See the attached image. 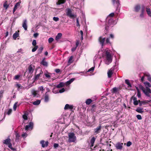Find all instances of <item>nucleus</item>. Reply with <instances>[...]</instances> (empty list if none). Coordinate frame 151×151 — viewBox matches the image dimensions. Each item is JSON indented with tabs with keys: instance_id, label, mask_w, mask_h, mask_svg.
Listing matches in <instances>:
<instances>
[{
	"instance_id": "603ef678",
	"label": "nucleus",
	"mask_w": 151,
	"mask_h": 151,
	"mask_svg": "<svg viewBox=\"0 0 151 151\" xmlns=\"http://www.w3.org/2000/svg\"><path fill=\"white\" fill-rule=\"evenodd\" d=\"M53 19L54 21L57 22L59 20V18L58 17H53Z\"/></svg>"
},
{
	"instance_id": "0eeeda50",
	"label": "nucleus",
	"mask_w": 151,
	"mask_h": 151,
	"mask_svg": "<svg viewBox=\"0 0 151 151\" xmlns=\"http://www.w3.org/2000/svg\"><path fill=\"white\" fill-rule=\"evenodd\" d=\"M74 78H72L70 79L69 81H67L66 82V83L65 84L63 82H60L58 85H69L71 84L73 81L74 80Z\"/></svg>"
},
{
	"instance_id": "5701e85b",
	"label": "nucleus",
	"mask_w": 151,
	"mask_h": 151,
	"mask_svg": "<svg viewBox=\"0 0 151 151\" xmlns=\"http://www.w3.org/2000/svg\"><path fill=\"white\" fill-rule=\"evenodd\" d=\"M142 102H141L140 104H139V106H141L142 104H147L149 103H150L151 102V100L149 101L148 100H146L144 101H142Z\"/></svg>"
},
{
	"instance_id": "7ed1b4c3",
	"label": "nucleus",
	"mask_w": 151,
	"mask_h": 151,
	"mask_svg": "<svg viewBox=\"0 0 151 151\" xmlns=\"http://www.w3.org/2000/svg\"><path fill=\"white\" fill-rule=\"evenodd\" d=\"M139 88L142 90L143 92L146 96L148 97H150V93H151V90L149 88L146 86L144 87L142 86H140Z\"/></svg>"
},
{
	"instance_id": "e2e57ef3",
	"label": "nucleus",
	"mask_w": 151,
	"mask_h": 151,
	"mask_svg": "<svg viewBox=\"0 0 151 151\" xmlns=\"http://www.w3.org/2000/svg\"><path fill=\"white\" fill-rule=\"evenodd\" d=\"M39 90L40 91H41L42 93L43 92V91L44 90L43 89V87L42 86L40 87L39 88Z\"/></svg>"
},
{
	"instance_id": "a19ab883",
	"label": "nucleus",
	"mask_w": 151,
	"mask_h": 151,
	"mask_svg": "<svg viewBox=\"0 0 151 151\" xmlns=\"http://www.w3.org/2000/svg\"><path fill=\"white\" fill-rule=\"evenodd\" d=\"M136 89L137 90V95L138 98H140L141 97V94L139 89L137 87H136Z\"/></svg>"
},
{
	"instance_id": "cd10ccee",
	"label": "nucleus",
	"mask_w": 151,
	"mask_h": 151,
	"mask_svg": "<svg viewBox=\"0 0 151 151\" xmlns=\"http://www.w3.org/2000/svg\"><path fill=\"white\" fill-rule=\"evenodd\" d=\"M96 138H95L94 137H92L91 139L90 142L91 143V147H93L94 145V143L95 141Z\"/></svg>"
},
{
	"instance_id": "f8f14e48",
	"label": "nucleus",
	"mask_w": 151,
	"mask_h": 151,
	"mask_svg": "<svg viewBox=\"0 0 151 151\" xmlns=\"http://www.w3.org/2000/svg\"><path fill=\"white\" fill-rule=\"evenodd\" d=\"M40 144L41 145L42 147H47L48 146L49 142L47 141L45 142L44 140H42L40 142Z\"/></svg>"
},
{
	"instance_id": "49530a36",
	"label": "nucleus",
	"mask_w": 151,
	"mask_h": 151,
	"mask_svg": "<svg viewBox=\"0 0 151 151\" xmlns=\"http://www.w3.org/2000/svg\"><path fill=\"white\" fill-rule=\"evenodd\" d=\"M95 67H93L89 69L87 71V72H93L94 69Z\"/></svg>"
},
{
	"instance_id": "13d9d810",
	"label": "nucleus",
	"mask_w": 151,
	"mask_h": 151,
	"mask_svg": "<svg viewBox=\"0 0 151 151\" xmlns=\"http://www.w3.org/2000/svg\"><path fill=\"white\" fill-rule=\"evenodd\" d=\"M59 146V145L57 143H54L53 145L54 147L55 148H56L57 147H58Z\"/></svg>"
},
{
	"instance_id": "4d7b16f0",
	"label": "nucleus",
	"mask_w": 151,
	"mask_h": 151,
	"mask_svg": "<svg viewBox=\"0 0 151 151\" xmlns=\"http://www.w3.org/2000/svg\"><path fill=\"white\" fill-rule=\"evenodd\" d=\"M136 117L137 119L139 120H141L142 119V116L140 115H137Z\"/></svg>"
},
{
	"instance_id": "c756f323",
	"label": "nucleus",
	"mask_w": 151,
	"mask_h": 151,
	"mask_svg": "<svg viewBox=\"0 0 151 151\" xmlns=\"http://www.w3.org/2000/svg\"><path fill=\"white\" fill-rule=\"evenodd\" d=\"M143 109V108H138L136 109V111L138 113H142L144 112Z\"/></svg>"
},
{
	"instance_id": "ea45409f",
	"label": "nucleus",
	"mask_w": 151,
	"mask_h": 151,
	"mask_svg": "<svg viewBox=\"0 0 151 151\" xmlns=\"http://www.w3.org/2000/svg\"><path fill=\"white\" fill-rule=\"evenodd\" d=\"M41 64L45 66H47V63L46 61H45L44 60H42V61Z\"/></svg>"
},
{
	"instance_id": "680f3d73",
	"label": "nucleus",
	"mask_w": 151,
	"mask_h": 151,
	"mask_svg": "<svg viewBox=\"0 0 151 151\" xmlns=\"http://www.w3.org/2000/svg\"><path fill=\"white\" fill-rule=\"evenodd\" d=\"M76 22H77V24L76 26H80V24H79V22L78 21V18H77L76 19Z\"/></svg>"
},
{
	"instance_id": "a18cd8bd",
	"label": "nucleus",
	"mask_w": 151,
	"mask_h": 151,
	"mask_svg": "<svg viewBox=\"0 0 151 151\" xmlns=\"http://www.w3.org/2000/svg\"><path fill=\"white\" fill-rule=\"evenodd\" d=\"M50 73H45L44 75L45 76V77L47 78H49L50 77Z\"/></svg>"
},
{
	"instance_id": "4468645a",
	"label": "nucleus",
	"mask_w": 151,
	"mask_h": 151,
	"mask_svg": "<svg viewBox=\"0 0 151 151\" xmlns=\"http://www.w3.org/2000/svg\"><path fill=\"white\" fill-rule=\"evenodd\" d=\"M67 15L71 18L74 17V15L72 14V11L70 9H68L66 12Z\"/></svg>"
},
{
	"instance_id": "e433bc0d",
	"label": "nucleus",
	"mask_w": 151,
	"mask_h": 151,
	"mask_svg": "<svg viewBox=\"0 0 151 151\" xmlns=\"http://www.w3.org/2000/svg\"><path fill=\"white\" fill-rule=\"evenodd\" d=\"M21 77V75H16L14 78V79L18 80H19Z\"/></svg>"
},
{
	"instance_id": "4be33fe9",
	"label": "nucleus",
	"mask_w": 151,
	"mask_h": 151,
	"mask_svg": "<svg viewBox=\"0 0 151 151\" xmlns=\"http://www.w3.org/2000/svg\"><path fill=\"white\" fill-rule=\"evenodd\" d=\"M16 86V87L17 88L18 90L19 91L20 89H27L31 87L30 86H27L25 88L24 87H23L22 86Z\"/></svg>"
},
{
	"instance_id": "4c0bfd02",
	"label": "nucleus",
	"mask_w": 151,
	"mask_h": 151,
	"mask_svg": "<svg viewBox=\"0 0 151 151\" xmlns=\"http://www.w3.org/2000/svg\"><path fill=\"white\" fill-rule=\"evenodd\" d=\"M42 73V72L41 71L40 73L36 75L35 77V80L38 79L40 76V75Z\"/></svg>"
},
{
	"instance_id": "9d476101",
	"label": "nucleus",
	"mask_w": 151,
	"mask_h": 151,
	"mask_svg": "<svg viewBox=\"0 0 151 151\" xmlns=\"http://www.w3.org/2000/svg\"><path fill=\"white\" fill-rule=\"evenodd\" d=\"M114 69V66L111 68L108 71L107 73L108 77L109 78H111L113 73V71Z\"/></svg>"
},
{
	"instance_id": "c85d7f7f",
	"label": "nucleus",
	"mask_w": 151,
	"mask_h": 151,
	"mask_svg": "<svg viewBox=\"0 0 151 151\" xmlns=\"http://www.w3.org/2000/svg\"><path fill=\"white\" fill-rule=\"evenodd\" d=\"M46 92L45 93V101L46 102H47L49 101V95Z\"/></svg>"
},
{
	"instance_id": "58836bf2",
	"label": "nucleus",
	"mask_w": 151,
	"mask_h": 151,
	"mask_svg": "<svg viewBox=\"0 0 151 151\" xmlns=\"http://www.w3.org/2000/svg\"><path fill=\"white\" fill-rule=\"evenodd\" d=\"M43 50V48L42 47H40L38 50V54H40L41 53L42 50Z\"/></svg>"
},
{
	"instance_id": "f03ea898",
	"label": "nucleus",
	"mask_w": 151,
	"mask_h": 151,
	"mask_svg": "<svg viewBox=\"0 0 151 151\" xmlns=\"http://www.w3.org/2000/svg\"><path fill=\"white\" fill-rule=\"evenodd\" d=\"M106 59L105 62L106 64L109 65L112 61V56L111 55L110 52L107 51L106 52Z\"/></svg>"
},
{
	"instance_id": "39448f33",
	"label": "nucleus",
	"mask_w": 151,
	"mask_h": 151,
	"mask_svg": "<svg viewBox=\"0 0 151 151\" xmlns=\"http://www.w3.org/2000/svg\"><path fill=\"white\" fill-rule=\"evenodd\" d=\"M112 1L113 5L116 7V11L118 14L120 12V1L119 0H112Z\"/></svg>"
},
{
	"instance_id": "ddd939ff",
	"label": "nucleus",
	"mask_w": 151,
	"mask_h": 151,
	"mask_svg": "<svg viewBox=\"0 0 151 151\" xmlns=\"http://www.w3.org/2000/svg\"><path fill=\"white\" fill-rule=\"evenodd\" d=\"M101 125L97 127L96 129H94V134H96L98 133H99L101 129Z\"/></svg>"
},
{
	"instance_id": "864d4df0",
	"label": "nucleus",
	"mask_w": 151,
	"mask_h": 151,
	"mask_svg": "<svg viewBox=\"0 0 151 151\" xmlns=\"http://www.w3.org/2000/svg\"><path fill=\"white\" fill-rule=\"evenodd\" d=\"M145 12V7L144 6H142L141 9V13H144Z\"/></svg>"
},
{
	"instance_id": "3c124183",
	"label": "nucleus",
	"mask_w": 151,
	"mask_h": 151,
	"mask_svg": "<svg viewBox=\"0 0 151 151\" xmlns=\"http://www.w3.org/2000/svg\"><path fill=\"white\" fill-rule=\"evenodd\" d=\"M73 58V57L72 56H71L70 58H69L68 60V63H71L73 62L72 61V59Z\"/></svg>"
},
{
	"instance_id": "338daca9",
	"label": "nucleus",
	"mask_w": 151,
	"mask_h": 151,
	"mask_svg": "<svg viewBox=\"0 0 151 151\" xmlns=\"http://www.w3.org/2000/svg\"><path fill=\"white\" fill-rule=\"evenodd\" d=\"M65 89L64 88H62L59 91V92L60 93H62L64 92L65 91Z\"/></svg>"
},
{
	"instance_id": "72a5a7b5",
	"label": "nucleus",
	"mask_w": 151,
	"mask_h": 151,
	"mask_svg": "<svg viewBox=\"0 0 151 151\" xmlns=\"http://www.w3.org/2000/svg\"><path fill=\"white\" fill-rule=\"evenodd\" d=\"M105 44H107L110 45H111V43L109 40V38H107L106 39Z\"/></svg>"
},
{
	"instance_id": "052dcab7",
	"label": "nucleus",
	"mask_w": 151,
	"mask_h": 151,
	"mask_svg": "<svg viewBox=\"0 0 151 151\" xmlns=\"http://www.w3.org/2000/svg\"><path fill=\"white\" fill-rule=\"evenodd\" d=\"M139 17L142 18H143L144 17V13L141 12V13L139 15Z\"/></svg>"
},
{
	"instance_id": "dca6fc26",
	"label": "nucleus",
	"mask_w": 151,
	"mask_h": 151,
	"mask_svg": "<svg viewBox=\"0 0 151 151\" xmlns=\"http://www.w3.org/2000/svg\"><path fill=\"white\" fill-rule=\"evenodd\" d=\"M144 75L147 77V80L151 83V76L150 73L146 72L144 73Z\"/></svg>"
},
{
	"instance_id": "c9c22d12",
	"label": "nucleus",
	"mask_w": 151,
	"mask_h": 151,
	"mask_svg": "<svg viewBox=\"0 0 151 151\" xmlns=\"http://www.w3.org/2000/svg\"><path fill=\"white\" fill-rule=\"evenodd\" d=\"M20 137V136L19 133H16V134L15 141L16 142L19 141Z\"/></svg>"
},
{
	"instance_id": "f257e3e1",
	"label": "nucleus",
	"mask_w": 151,
	"mask_h": 151,
	"mask_svg": "<svg viewBox=\"0 0 151 151\" xmlns=\"http://www.w3.org/2000/svg\"><path fill=\"white\" fill-rule=\"evenodd\" d=\"M107 23L105 26V29L106 30L111 29L116 24L113 18H106Z\"/></svg>"
},
{
	"instance_id": "393cba45",
	"label": "nucleus",
	"mask_w": 151,
	"mask_h": 151,
	"mask_svg": "<svg viewBox=\"0 0 151 151\" xmlns=\"http://www.w3.org/2000/svg\"><path fill=\"white\" fill-rule=\"evenodd\" d=\"M65 1V0H58V1L56 2V4L57 5H60L64 3Z\"/></svg>"
},
{
	"instance_id": "79ce46f5",
	"label": "nucleus",
	"mask_w": 151,
	"mask_h": 151,
	"mask_svg": "<svg viewBox=\"0 0 151 151\" xmlns=\"http://www.w3.org/2000/svg\"><path fill=\"white\" fill-rule=\"evenodd\" d=\"M114 13H112L110 14L107 17V18H112V17L114 16Z\"/></svg>"
},
{
	"instance_id": "69168bd1",
	"label": "nucleus",
	"mask_w": 151,
	"mask_h": 151,
	"mask_svg": "<svg viewBox=\"0 0 151 151\" xmlns=\"http://www.w3.org/2000/svg\"><path fill=\"white\" fill-rule=\"evenodd\" d=\"M92 119L93 120V122H94L96 121V117L95 116H93L92 117Z\"/></svg>"
},
{
	"instance_id": "6e6552de",
	"label": "nucleus",
	"mask_w": 151,
	"mask_h": 151,
	"mask_svg": "<svg viewBox=\"0 0 151 151\" xmlns=\"http://www.w3.org/2000/svg\"><path fill=\"white\" fill-rule=\"evenodd\" d=\"M123 143L118 142L116 145L115 147L118 150H122L123 148Z\"/></svg>"
},
{
	"instance_id": "37998d69",
	"label": "nucleus",
	"mask_w": 151,
	"mask_h": 151,
	"mask_svg": "<svg viewBox=\"0 0 151 151\" xmlns=\"http://www.w3.org/2000/svg\"><path fill=\"white\" fill-rule=\"evenodd\" d=\"M32 93L34 97L36 96L37 94V91L35 90H32Z\"/></svg>"
},
{
	"instance_id": "774afa93",
	"label": "nucleus",
	"mask_w": 151,
	"mask_h": 151,
	"mask_svg": "<svg viewBox=\"0 0 151 151\" xmlns=\"http://www.w3.org/2000/svg\"><path fill=\"white\" fill-rule=\"evenodd\" d=\"M12 110L11 109H9L7 112V114L9 115L12 113Z\"/></svg>"
},
{
	"instance_id": "6e6d98bb",
	"label": "nucleus",
	"mask_w": 151,
	"mask_h": 151,
	"mask_svg": "<svg viewBox=\"0 0 151 151\" xmlns=\"http://www.w3.org/2000/svg\"><path fill=\"white\" fill-rule=\"evenodd\" d=\"M32 45L34 46H36V41L35 40H33L32 42Z\"/></svg>"
},
{
	"instance_id": "a878e982",
	"label": "nucleus",
	"mask_w": 151,
	"mask_h": 151,
	"mask_svg": "<svg viewBox=\"0 0 151 151\" xmlns=\"http://www.w3.org/2000/svg\"><path fill=\"white\" fill-rule=\"evenodd\" d=\"M62 35L61 33H58L57 35L55 37V40L57 41H58L59 39H60L61 38Z\"/></svg>"
},
{
	"instance_id": "f3484780",
	"label": "nucleus",
	"mask_w": 151,
	"mask_h": 151,
	"mask_svg": "<svg viewBox=\"0 0 151 151\" xmlns=\"http://www.w3.org/2000/svg\"><path fill=\"white\" fill-rule=\"evenodd\" d=\"M22 27L24 28L25 30L27 29V22L26 19L23 20L22 24Z\"/></svg>"
},
{
	"instance_id": "423d86ee",
	"label": "nucleus",
	"mask_w": 151,
	"mask_h": 151,
	"mask_svg": "<svg viewBox=\"0 0 151 151\" xmlns=\"http://www.w3.org/2000/svg\"><path fill=\"white\" fill-rule=\"evenodd\" d=\"M105 40V38L103 37L102 36H101L99 37L98 41L100 44L101 45V47L103 48L105 43H104Z\"/></svg>"
},
{
	"instance_id": "c03bdc74",
	"label": "nucleus",
	"mask_w": 151,
	"mask_h": 151,
	"mask_svg": "<svg viewBox=\"0 0 151 151\" xmlns=\"http://www.w3.org/2000/svg\"><path fill=\"white\" fill-rule=\"evenodd\" d=\"M7 1H5L3 4L4 7L6 8V9H7L9 5H7L6 4Z\"/></svg>"
},
{
	"instance_id": "2eb2a0df",
	"label": "nucleus",
	"mask_w": 151,
	"mask_h": 151,
	"mask_svg": "<svg viewBox=\"0 0 151 151\" xmlns=\"http://www.w3.org/2000/svg\"><path fill=\"white\" fill-rule=\"evenodd\" d=\"M20 2H18L14 5L13 10V13L14 14V12L17 10V9L20 7Z\"/></svg>"
},
{
	"instance_id": "9b49d317",
	"label": "nucleus",
	"mask_w": 151,
	"mask_h": 151,
	"mask_svg": "<svg viewBox=\"0 0 151 151\" xmlns=\"http://www.w3.org/2000/svg\"><path fill=\"white\" fill-rule=\"evenodd\" d=\"M33 123L32 122H30L29 125L25 126V129L26 130H28L29 129H32L33 128Z\"/></svg>"
},
{
	"instance_id": "bf43d9fd",
	"label": "nucleus",
	"mask_w": 151,
	"mask_h": 151,
	"mask_svg": "<svg viewBox=\"0 0 151 151\" xmlns=\"http://www.w3.org/2000/svg\"><path fill=\"white\" fill-rule=\"evenodd\" d=\"M133 104L135 106H137L138 104V101L137 100L134 101Z\"/></svg>"
},
{
	"instance_id": "bb28decb",
	"label": "nucleus",
	"mask_w": 151,
	"mask_h": 151,
	"mask_svg": "<svg viewBox=\"0 0 151 151\" xmlns=\"http://www.w3.org/2000/svg\"><path fill=\"white\" fill-rule=\"evenodd\" d=\"M11 139L10 138H8L4 140L3 143L6 145L9 144L11 143Z\"/></svg>"
},
{
	"instance_id": "0e129e2a",
	"label": "nucleus",
	"mask_w": 151,
	"mask_h": 151,
	"mask_svg": "<svg viewBox=\"0 0 151 151\" xmlns=\"http://www.w3.org/2000/svg\"><path fill=\"white\" fill-rule=\"evenodd\" d=\"M23 118L24 119V120H27V115H23Z\"/></svg>"
},
{
	"instance_id": "412c9836",
	"label": "nucleus",
	"mask_w": 151,
	"mask_h": 151,
	"mask_svg": "<svg viewBox=\"0 0 151 151\" xmlns=\"http://www.w3.org/2000/svg\"><path fill=\"white\" fill-rule=\"evenodd\" d=\"M146 11L147 15L151 17V10L148 7H146Z\"/></svg>"
},
{
	"instance_id": "2f4dec72",
	"label": "nucleus",
	"mask_w": 151,
	"mask_h": 151,
	"mask_svg": "<svg viewBox=\"0 0 151 151\" xmlns=\"http://www.w3.org/2000/svg\"><path fill=\"white\" fill-rule=\"evenodd\" d=\"M132 82V81H130L128 79H126L125 80V83L127 85H131Z\"/></svg>"
},
{
	"instance_id": "473e14b6",
	"label": "nucleus",
	"mask_w": 151,
	"mask_h": 151,
	"mask_svg": "<svg viewBox=\"0 0 151 151\" xmlns=\"http://www.w3.org/2000/svg\"><path fill=\"white\" fill-rule=\"evenodd\" d=\"M93 101L91 99H89L86 100V103L87 105L90 104Z\"/></svg>"
},
{
	"instance_id": "aec40b11",
	"label": "nucleus",
	"mask_w": 151,
	"mask_h": 151,
	"mask_svg": "<svg viewBox=\"0 0 151 151\" xmlns=\"http://www.w3.org/2000/svg\"><path fill=\"white\" fill-rule=\"evenodd\" d=\"M140 9V5L138 4L136 5L134 7V11L136 12H138Z\"/></svg>"
},
{
	"instance_id": "de8ad7c7",
	"label": "nucleus",
	"mask_w": 151,
	"mask_h": 151,
	"mask_svg": "<svg viewBox=\"0 0 151 151\" xmlns=\"http://www.w3.org/2000/svg\"><path fill=\"white\" fill-rule=\"evenodd\" d=\"M17 102H16L14 104L13 106V109L14 111H16L17 109Z\"/></svg>"
},
{
	"instance_id": "1a4fd4ad",
	"label": "nucleus",
	"mask_w": 151,
	"mask_h": 151,
	"mask_svg": "<svg viewBox=\"0 0 151 151\" xmlns=\"http://www.w3.org/2000/svg\"><path fill=\"white\" fill-rule=\"evenodd\" d=\"M35 68V67L31 65H30L28 68V72L29 73L32 74Z\"/></svg>"
},
{
	"instance_id": "6ab92c4d",
	"label": "nucleus",
	"mask_w": 151,
	"mask_h": 151,
	"mask_svg": "<svg viewBox=\"0 0 151 151\" xmlns=\"http://www.w3.org/2000/svg\"><path fill=\"white\" fill-rule=\"evenodd\" d=\"M73 108V106L72 105H70L69 104H67L65 105L64 109L65 110L70 109H72Z\"/></svg>"
},
{
	"instance_id": "a211bd4d",
	"label": "nucleus",
	"mask_w": 151,
	"mask_h": 151,
	"mask_svg": "<svg viewBox=\"0 0 151 151\" xmlns=\"http://www.w3.org/2000/svg\"><path fill=\"white\" fill-rule=\"evenodd\" d=\"M120 90L119 88L114 87L111 89V91L112 93H116L119 92Z\"/></svg>"
},
{
	"instance_id": "7c9ffc66",
	"label": "nucleus",
	"mask_w": 151,
	"mask_h": 151,
	"mask_svg": "<svg viewBox=\"0 0 151 151\" xmlns=\"http://www.w3.org/2000/svg\"><path fill=\"white\" fill-rule=\"evenodd\" d=\"M40 102L41 101L40 100H38L33 102L32 103L34 105H37L40 104Z\"/></svg>"
},
{
	"instance_id": "b1692460",
	"label": "nucleus",
	"mask_w": 151,
	"mask_h": 151,
	"mask_svg": "<svg viewBox=\"0 0 151 151\" xmlns=\"http://www.w3.org/2000/svg\"><path fill=\"white\" fill-rule=\"evenodd\" d=\"M98 107H96L95 105H93L92 106V108L91 109V111L93 112H96L97 113H99L100 111H96V110Z\"/></svg>"
},
{
	"instance_id": "f704fd0d",
	"label": "nucleus",
	"mask_w": 151,
	"mask_h": 151,
	"mask_svg": "<svg viewBox=\"0 0 151 151\" xmlns=\"http://www.w3.org/2000/svg\"><path fill=\"white\" fill-rule=\"evenodd\" d=\"M19 36V34L18 33H17V32H15L14 34L13 35V38L15 40L17 37H18Z\"/></svg>"
},
{
	"instance_id": "20e7f679",
	"label": "nucleus",
	"mask_w": 151,
	"mask_h": 151,
	"mask_svg": "<svg viewBox=\"0 0 151 151\" xmlns=\"http://www.w3.org/2000/svg\"><path fill=\"white\" fill-rule=\"evenodd\" d=\"M68 142H75L76 140V137L73 132H70L68 134Z\"/></svg>"
},
{
	"instance_id": "09e8293b",
	"label": "nucleus",
	"mask_w": 151,
	"mask_h": 151,
	"mask_svg": "<svg viewBox=\"0 0 151 151\" xmlns=\"http://www.w3.org/2000/svg\"><path fill=\"white\" fill-rule=\"evenodd\" d=\"M38 46H35L32 50V52L35 51L37 49Z\"/></svg>"
},
{
	"instance_id": "8fccbe9b",
	"label": "nucleus",
	"mask_w": 151,
	"mask_h": 151,
	"mask_svg": "<svg viewBox=\"0 0 151 151\" xmlns=\"http://www.w3.org/2000/svg\"><path fill=\"white\" fill-rule=\"evenodd\" d=\"M54 40V39L52 37H50L49 38L48 41L49 43H51Z\"/></svg>"
},
{
	"instance_id": "5fc2aeb1",
	"label": "nucleus",
	"mask_w": 151,
	"mask_h": 151,
	"mask_svg": "<svg viewBox=\"0 0 151 151\" xmlns=\"http://www.w3.org/2000/svg\"><path fill=\"white\" fill-rule=\"evenodd\" d=\"M132 144V142L130 141H128L126 145L127 147L130 146Z\"/></svg>"
}]
</instances>
